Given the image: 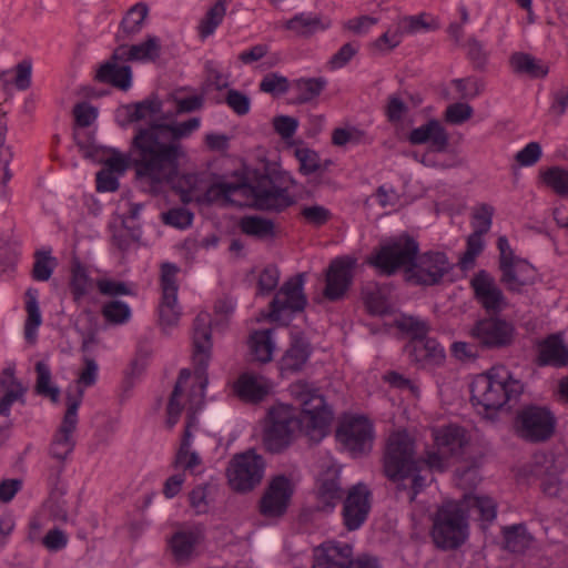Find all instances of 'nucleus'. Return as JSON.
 I'll list each match as a JSON object with an SVG mask.
<instances>
[{
	"mask_svg": "<svg viewBox=\"0 0 568 568\" xmlns=\"http://www.w3.org/2000/svg\"><path fill=\"white\" fill-rule=\"evenodd\" d=\"M291 396L301 407L300 415L292 405L277 403L267 410L262 442L266 452L282 454L301 432L320 442L328 434L334 413L320 388L306 381H297L288 387Z\"/></svg>",
	"mask_w": 568,
	"mask_h": 568,
	"instance_id": "obj_1",
	"label": "nucleus"
},
{
	"mask_svg": "<svg viewBox=\"0 0 568 568\" xmlns=\"http://www.w3.org/2000/svg\"><path fill=\"white\" fill-rule=\"evenodd\" d=\"M200 125L201 119L194 116L179 123L153 120L145 126H135L132 156L139 178L155 184L172 183L185 155L181 140L189 138Z\"/></svg>",
	"mask_w": 568,
	"mask_h": 568,
	"instance_id": "obj_2",
	"label": "nucleus"
},
{
	"mask_svg": "<svg viewBox=\"0 0 568 568\" xmlns=\"http://www.w3.org/2000/svg\"><path fill=\"white\" fill-rule=\"evenodd\" d=\"M295 183L292 175L281 169L265 166L248 172L239 183L219 182L224 200L239 190L252 199V205L258 211L282 213L296 203L290 187Z\"/></svg>",
	"mask_w": 568,
	"mask_h": 568,
	"instance_id": "obj_3",
	"label": "nucleus"
},
{
	"mask_svg": "<svg viewBox=\"0 0 568 568\" xmlns=\"http://www.w3.org/2000/svg\"><path fill=\"white\" fill-rule=\"evenodd\" d=\"M418 464L415 439L406 429L392 432L383 449V474L389 481L402 484L404 487L405 480L409 479L410 501L424 491L433 480L428 479L426 475L418 473Z\"/></svg>",
	"mask_w": 568,
	"mask_h": 568,
	"instance_id": "obj_4",
	"label": "nucleus"
},
{
	"mask_svg": "<svg viewBox=\"0 0 568 568\" xmlns=\"http://www.w3.org/2000/svg\"><path fill=\"white\" fill-rule=\"evenodd\" d=\"M523 393L524 384L505 367H491L478 374L470 384L473 406L488 418L507 404L517 403Z\"/></svg>",
	"mask_w": 568,
	"mask_h": 568,
	"instance_id": "obj_5",
	"label": "nucleus"
},
{
	"mask_svg": "<svg viewBox=\"0 0 568 568\" xmlns=\"http://www.w3.org/2000/svg\"><path fill=\"white\" fill-rule=\"evenodd\" d=\"M429 536L442 551L459 549L469 537L467 511L456 501L443 503L432 517Z\"/></svg>",
	"mask_w": 568,
	"mask_h": 568,
	"instance_id": "obj_6",
	"label": "nucleus"
},
{
	"mask_svg": "<svg viewBox=\"0 0 568 568\" xmlns=\"http://www.w3.org/2000/svg\"><path fill=\"white\" fill-rule=\"evenodd\" d=\"M418 241L407 232L381 243L367 257L366 263L379 275L393 276L399 271L405 278V270L410 267L418 253Z\"/></svg>",
	"mask_w": 568,
	"mask_h": 568,
	"instance_id": "obj_7",
	"label": "nucleus"
},
{
	"mask_svg": "<svg viewBox=\"0 0 568 568\" xmlns=\"http://www.w3.org/2000/svg\"><path fill=\"white\" fill-rule=\"evenodd\" d=\"M557 418L547 406L524 405L516 412L513 429L516 436L526 443H545L556 432Z\"/></svg>",
	"mask_w": 568,
	"mask_h": 568,
	"instance_id": "obj_8",
	"label": "nucleus"
},
{
	"mask_svg": "<svg viewBox=\"0 0 568 568\" xmlns=\"http://www.w3.org/2000/svg\"><path fill=\"white\" fill-rule=\"evenodd\" d=\"M304 285V273H298L283 283L268 305L270 322L287 326L296 314L304 312L307 306Z\"/></svg>",
	"mask_w": 568,
	"mask_h": 568,
	"instance_id": "obj_9",
	"label": "nucleus"
},
{
	"mask_svg": "<svg viewBox=\"0 0 568 568\" xmlns=\"http://www.w3.org/2000/svg\"><path fill=\"white\" fill-rule=\"evenodd\" d=\"M335 439L353 458L368 455L375 440V427L364 415H349L339 420Z\"/></svg>",
	"mask_w": 568,
	"mask_h": 568,
	"instance_id": "obj_10",
	"label": "nucleus"
},
{
	"mask_svg": "<svg viewBox=\"0 0 568 568\" xmlns=\"http://www.w3.org/2000/svg\"><path fill=\"white\" fill-rule=\"evenodd\" d=\"M452 270L453 264L445 252L433 250L420 252L418 245L416 260L405 270V282L413 286H437L444 282V277Z\"/></svg>",
	"mask_w": 568,
	"mask_h": 568,
	"instance_id": "obj_11",
	"label": "nucleus"
},
{
	"mask_svg": "<svg viewBox=\"0 0 568 568\" xmlns=\"http://www.w3.org/2000/svg\"><path fill=\"white\" fill-rule=\"evenodd\" d=\"M192 344L194 374L200 381V396L203 399L204 390L209 383L207 367L211 361V352L213 346L211 316L206 312L199 313L193 321Z\"/></svg>",
	"mask_w": 568,
	"mask_h": 568,
	"instance_id": "obj_12",
	"label": "nucleus"
},
{
	"mask_svg": "<svg viewBox=\"0 0 568 568\" xmlns=\"http://www.w3.org/2000/svg\"><path fill=\"white\" fill-rule=\"evenodd\" d=\"M264 471V458L250 449L232 458L227 468L229 484L235 491H252L262 481Z\"/></svg>",
	"mask_w": 568,
	"mask_h": 568,
	"instance_id": "obj_13",
	"label": "nucleus"
},
{
	"mask_svg": "<svg viewBox=\"0 0 568 568\" xmlns=\"http://www.w3.org/2000/svg\"><path fill=\"white\" fill-rule=\"evenodd\" d=\"M82 398L83 389H79L75 395H67V410L49 447L50 456L61 463H64L68 459L75 447L73 433L75 432L79 422L78 409L82 403Z\"/></svg>",
	"mask_w": 568,
	"mask_h": 568,
	"instance_id": "obj_14",
	"label": "nucleus"
},
{
	"mask_svg": "<svg viewBox=\"0 0 568 568\" xmlns=\"http://www.w3.org/2000/svg\"><path fill=\"white\" fill-rule=\"evenodd\" d=\"M180 267L172 262H163L160 266L161 298L158 307L159 323L163 327L176 326L182 310L178 303Z\"/></svg>",
	"mask_w": 568,
	"mask_h": 568,
	"instance_id": "obj_15",
	"label": "nucleus"
},
{
	"mask_svg": "<svg viewBox=\"0 0 568 568\" xmlns=\"http://www.w3.org/2000/svg\"><path fill=\"white\" fill-rule=\"evenodd\" d=\"M470 336L483 349H504L514 344L516 327L500 316H488L476 321Z\"/></svg>",
	"mask_w": 568,
	"mask_h": 568,
	"instance_id": "obj_16",
	"label": "nucleus"
},
{
	"mask_svg": "<svg viewBox=\"0 0 568 568\" xmlns=\"http://www.w3.org/2000/svg\"><path fill=\"white\" fill-rule=\"evenodd\" d=\"M357 258L342 255L333 258L325 271L324 297L329 302L344 298L353 285Z\"/></svg>",
	"mask_w": 568,
	"mask_h": 568,
	"instance_id": "obj_17",
	"label": "nucleus"
},
{
	"mask_svg": "<svg viewBox=\"0 0 568 568\" xmlns=\"http://www.w3.org/2000/svg\"><path fill=\"white\" fill-rule=\"evenodd\" d=\"M373 494L364 483L348 488L343 498L342 521L347 531L358 530L367 520L372 509Z\"/></svg>",
	"mask_w": 568,
	"mask_h": 568,
	"instance_id": "obj_18",
	"label": "nucleus"
},
{
	"mask_svg": "<svg viewBox=\"0 0 568 568\" xmlns=\"http://www.w3.org/2000/svg\"><path fill=\"white\" fill-rule=\"evenodd\" d=\"M293 495L294 485L287 476L281 474L272 477L258 501L260 514L265 518L283 517Z\"/></svg>",
	"mask_w": 568,
	"mask_h": 568,
	"instance_id": "obj_19",
	"label": "nucleus"
},
{
	"mask_svg": "<svg viewBox=\"0 0 568 568\" xmlns=\"http://www.w3.org/2000/svg\"><path fill=\"white\" fill-rule=\"evenodd\" d=\"M497 248L499 251V270L501 272L500 282L506 285L508 291L520 292L523 286L531 283L527 276H524V273L532 272L531 265L515 256L505 235L498 237Z\"/></svg>",
	"mask_w": 568,
	"mask_h": 568,
	"instance_id": "obj_20",
	"label": "nucleus"
},
{
	"mask_svg": "<svg viewBox=\"0 0 568 568\" xmlns=\"http://www.w3.org/2000/svg\"><path fill=\"white\" fill-rule=\"evenodd\" d=\"M316 509L322 513H333L344 498L339 470L328 468L316 480Z\"/></svg>",
	"mask_w": 568,
	"mask_h": 568,
	"instance_id": "obj_21",
	"label": "nucleus"
},
{
	"mask_svg": "<svg viewBox=\"0 0 568 568\" xmlns=\"http://www.w3.org/2000/svg\"><path fill=\"white\" fill-rule=\"evenodd\" d=\"M476 301L491 314H498L505 306V296L495 280L485 270H480L470 280Z\"/></svg>",
	"mask_w": 568,
	"mask_h": 568,
	"instance_id": "obj_22",
	"label": "nucleus"
},
{
	"mask_svg": "<svg viewBox=\"0 0 568 568\" xmlns=\"http://www.w3.org/2000/svg\"><path fill=\"white\" fill-rule=\"evenodd\" d=\"M313 353L310 341L303 333L291 336L290 345L278 362L282 377L300 373L308 362Z\"/></svg>",
	"mask_w": 568,
	"mask_h": 568,
	"instance_id": "obj_23",
	"label": "nucleus"
},
{
	"mask_svg": "<svg viewBox=\"0 0 568 568\" xmlns=\"http://www.w3.org/2000/svg\"><path fill=\"white\" fill-rule=\"evenodd\" d=\"M435 448L449 455L452 458H460L469 444L467 430L457 424L443 425L432 430Z\"/></svg>",
	"mask_w": 568,
	"mask_h": 568,
	"instance_id": "obj_24",
	"label": "nucleus"
},
{
	"mask_svg": "<svg viewBox=\"0 0 568 568\" xmlns=\"http://www.w3.org/2000/svg\"><path fill=\"white\" fill-rule=\"evenodd\" d=\"M407 140L412 145L428 143L429 150L436 153H445L449 148V134L436 119H430L420 126L413 129Z\"/></svg>",
	"mask_w": 568,
	"mask_h": 568,
	"instance_id": "obj_25",
	"label": "nucleus"
},
{
	"mask_svg": "<svg viewBox=\"0 0 568 568\" xmlns=\"http://www.w3.org/2000/svg\"><path fill=\"white\" fill-rule=\"evenodd\" d=\"M405 352L409 359L420 368L440 366L445 361V349L436 338L425 337L417 342H407Z\"/></svg>",
	"mask_w": 568,
	"mask_h": 568,
	"instance_id": "obj_26",
	"label": "nucleus"
},
{
	"mask_svg": "<svg viewBox=\"0 0 568 568\" xmlns=\"http://www.w3.org/2000/svg\"><path fill=\"white\" fill-rule=\"evenodd\" d=\"M353 546L342 541H326L321 545L312 568H351L354 560Z\"/></svg>",
	"mask_w": 568,
	"mask_h": 568,
	"instance_id": "obj_27",
	"label": "nucleus"
},
{
	"mask_svg": "<svg viewBox=\"0 0 568 568\" xmlns=\"http://www.w3.org/2000/svg\"><path fill=\"white\" fill-rule=\"evenodd\" d=\"M535 363L539 367L568 366V346L560 334H550L538 343V354Z\"/></svg>",
	"mask_w": 568,
	"mask_h": 568,
	"instance_id": "obj_28",
	"label": "nucleus"
},
{
	"mask_svg": "<svg viewBox=\"0 0 568 568\" xmlns=\"http://www.w3.org/2000/svg\"><path fill=\"white\" fill-rule=\"evenodd\" d=\"M234 393L244 403L258 404L271 393V385L263 377L242 373L233 385Z\"/></svg>",
	"mask_w": 568,
	"mask_h": 568,
	"instance_id": "obj_29",
	"label": "nucleus"
},
{
	"mask_svg": "<svg viewBox=\"0 0 568 568\" xmlns=\"http://www.w3.org/2000/svg\"><path fill=\"white\" fill-rule=\"evenodd\" d=\"M133 149V140L129 146V151L126 155L116 154L106 160L105 170H110L112 174H123L126 169H131L134 171V180L135 182L146 192L151 194H159L165 184H155L148 179L139 178L136 172V166H134V160L132 156Z\"/></svg>",
	"mask_w": 568,
	"mask_h": 568,
	"instance_id": "obj_30",
	"label": "nucleus"
},
{
	"mask_svg": "<svg viewBox=\"0 0 568 568\" xmlns=\"http://www.w3.org/2000/svg\"><path fill=\"white\" fill-rule=\"evenodd\" d=\"M100 83L111 84L112 87L126 91L132 85V69L130 65H119L114 62L105 61L97 71L95 78Z\"/></svg>",
	"mask_w": 568,
	"mask_h": 568,
	"instance_id": "obj_31",
	"label": "nucleus"
},
{
	"mask_svg": "<svg viewBox=\"0 0 568 568\" xmlns=\"http://www.w3.org/2000/svg\"><path fill=\"white\" fill-rule=\"evenodd\" d=\"M122 110L125 112V121L121 125L125 126L162 113L163 102L152 94L142 101L122 105Z\"/></svg>",
	"mask_w": 568,
	"mask_h": 568,
	"instance_id": "obj_32",
	"label": "nucleus"
},
{
	"mask_svg": "<svg viewBox=\"0 0 568 568\" xmlns=\"http://www.w3.org/2000/svg\"><path fill=\"white\" fill-rule=\"evenodd\" d=\"M284 27L298 37L310 38L328 29L329 21H324L317 14L301 12L287 20Z\"/></svg>",
	"mask_w": 568,
	"mask_h": 568,
	"instance_id": "obj_33",
	"label": "nucleus"
},
{
	"mask_svg": "<svg viewBox=\"0 0 568 568\" xmlns=\"http://www.w3.org/2000/svg\"><path fill=\"white\" fill-rule=\"evenodd\" d=\"M69 291L72 301L80 304L92 290L93 282L85 265L79 258H73L70 266Z\"/></svg>",
	"mask_w": 568,
	"mask_h": 568,
	"instance_id": "obj_34",
	"label": "nucleus"
},
{
	"mask_svg": "<svg viewBox=\"0 0 568 568\" xmlns=\"http://www.w3.org/2000/svg\"><path fill=\"white\" fill-rule=\"evenodd\" d=\"M39 290L36 287L27 288L24 293V308L27 318L23 325L24 337L33 341L37 337L38 328L42 324V315L39 306Z\"/></svg>",
	"mask_w": 568,
	"mask_h": 568,
	"instance_id": "obj_35",
	"label": "nucleus"
},
{
	"mask_svg": "<svg viewBox=\"0 0 568 568\" xmlns=\"http://www.w3.org/2000/svg\"><path fill=\"white\" fill-rule=\"evenodd\" d=\"M199 542V535L193 530H179L169 541L170 549L175 561L182 564L189 561Z\"/></svg>",
	"mask_w": 568,
	"mask_h": 568,
	"instance_id": "obj_36",
	"label": "nucleus"
},
{
	"mask_svg": "<svg viewBox=\"0 0 568 568\" xmlns=\"http://www.w3.org/2000/svg\"><path fill=\"white\" fill-rule=\"evenodd\" d=\"M503 548L513 554L525 552L532 540L525 524L505 526L501 529Z\"/></svg>",
	"mask_w": 568,
	"mask_h": 568,
	"instance_id": "obj_37",
	"label": "nucleus"
},
{
	"mask_svg": "<svg viewBox=\"0 0 568 568\" xmlns=\"http://www.w3.org/2000/svg\"><path fill=\"white\" fill-rule=\"evenodd\" d=\"M240 230L243 234L257 240L274 239L276 236L275 223L258 215H245L240 220Z\"/></svg>",
	"mask_w": 568,
	"mask_h": 568,
	"instance_id": "obj_38",
	"label": "nucleus"
},
{
	"mask_svg": "<svg viewBox=\"0 0 568 568\" xmlns=\"http://www.w3.org/2000/svg\"><path fill=\"white\" fill-rule=\"evenodd\" d=\"M509 64L515 73L525 74L531 79H541L548 74V67L529 53H513L509 58Z\"/></svg>",
	"mask_w": 568,
	"mask_h": 568,
	"instance_id": "obj_39",
	"label": "nucleus"
},
{
	"mask_svg": "<svg viewBox=\"0 0 568 568\" xmlns=\"http://www.w3.org/2000/svg\"><path fill=\"white\" fill-rule=\"evenodd\" d=\"M539 181L562 199H568V169L554 165L539 171Z\"/></svg>",
	"mask_w": 568,
	"mask_h": 568,
	"instance_id": "obj_40",
	"label": "nucleus"
},
{
	"mask_svg": "<svg viewBox=\"0 0 568 568\" xmlns=\"http://www.w3.org/2000/svg\"><path fill=\"white\" fill-rule=\"evenodd\" d=\"M327 85V80L318 78H300L293 81V88L296 91L295 104H306L321 95Z\"/></svg>",
	"mask_w": 568,
	"mask_h": 568,
	"instance_id": "obj_41",
	"label": "nucleus"
},
{
	"mask_svg": "<svg viewBox=\"0 0 568 568\" xmlns=\"http://www.w3.org/2000/svg\"><path fill=\"white\" fill-rule=\"evenodd\" d=\"M272 333V329H260L254 331L250 337L252 355L260 363H268L273 358L275 345Z\"/></svg>",
	"mask_w": 568,
	"mask_h": 568,
	"instance_id": "obj_42",
	"label": "nucleus"
},
{
	"mask_svg": "<svg viewBox=\"0 0 568 568\" xmlns=\"http://www.w3.org/2000/svg\"><path fill=\"white\" fill-rule=\"evenodd\" d=\"M230 0H217L205 13L197 26L199 37L204 40L212 36L223 22Z\"/></svg>",
	"mask_w": 568,
	"mask_h": 568,
	"instance_id": "obj_43",
	"label": "nucleus"
},
{
	"mask_svg": "<svg viewBox=\"0 0 568 568\" xmlns=\"http://www.w3.org/2000/svg\"><path fill=\"white\" fill-rule=\"evenodd\" d=\"M452 457L438 448L426 449L422 456L418 455V473L426 469L430 474H444L450 467Z\"/></svg>",
	"mask_w": 568,
	"mask_h": 568,
	"instance_id": "obj_44",
	"label": "nucleus"
},
{
	"mask_svg": "<svg viewBox=\"0 0 568 568\" xmlns=\"http://www.w3.org/2000/svg\"><path fill=\"white\" fill-rule=\"evenodd\" d=\"M34 369L37 373L34 392L57 404L60 397V388L51 384L52 376L49 365L40 361L37 362Z\"/></svg>",
	"mask_w": 568,
	"mask_h": 568,
	"instance_id": "obj_45",
	"label": "nucleus"
},
{
	"mask_svg": "<svg viewBox=\"0 0 568 568\" xmlns=\"http://www.w3.org/2000/svg\"><path fill=\"white\" fill-rule=\"evenodd\" d=\"M33 266L31 277L37 282H47L58 266L57 257L52 256L51 250H38L33 254Z\"/></svg>",
	"mask_w": 568,
	"mask_h": 568,
	"instance_id": "obj_46",
	"label": "nucleus"
},
{
	"mask_svg": "<svg viewBox=\"0 0 568 568\" xmlns=\"http://www.w3.org/2000/svg\"><path fill=\"white\" fill-rule=\"evenodd\" d=\"M395 327L409 336L408 342H417L428 337L429 325L426 321L413 315H403L395 321Z\"/></svg>",
	"mask_w": 568,
	"mask_h": 568,
	"instance_id": "obj_47",
	"label": "nucleus"
},
{
	"mask_svg": "<svg viewBox=\"0 0 568 568\" xmlns=\"http://www.w3.org/2000/svg\"><path fill=\"white\" fill-rule=\"evenodd\" d=\"M8 132V120L4 112L0 113V179L2 184H7L11 179L9 164L12 161L13 153L11 149L6 145V138Z\"/></svg>",
	"mask_w": 568,
	"mask_h": 568,
	"instance_id": "obj_48",
	"label": "nucleus"
},
{
	"mask_svg": "<svg viewBox=\"0 0 568 568\" xmlns=\"http://www.w3.org/2000/svg\"><path fill=\"white\" fill-rule=\"evenodd\" d=\"M149 8L144 3L134 4L123 17L121 21V31L125 36H133L141 31L143 22L148 16Z\"/></svg>",
	"mask_w": 568,
	"mask_h": 568,
	"instance_id": "obj_49",
	"label": "nucleus"
},
{
	"mask_svg": "<svg viewBox=\"0 0 568 568\" xmlns=\"http://www.w3.org/2000/svg\"><path fill=\"white\" fill-rule=\"evenodd\" d=\"M130 54L133 61L154 62L161 55L160 39L156 36H148L143 42L131 45Z\"/></svg>",
	"mask_w": 568,
	"mask_h": 568,
	"instance_id": "obj_50",
	"label": "nucleus"
},
{
	"mask_svg": "<svg viewBox=\"0 0 568 568\" xmlns=\"http://www.w3.org/2000/svg\"><path fill=\"white\" fill-rule=\"evenodd\" d=\"M101 314L108 323L122 325L131 318V308L128 303L112 300L103 304Z\"/></svg>",
	"mask_w": 568,
	"mask_h": 568,
	"instance_id": "obj_51",
	"label": "nucleus"
},
{
	"mask_svg": "<svg viewBox=\"0 0 568 568\" xmlns=\"http://www.w3.org/2000/svg\"><path fill=\"white\" fill-rule=\"evenodd\" d=\"M4 373L13 376V371L6 369ZM27 389L22 386V384L12 377L11 386L6 390L4 395L0 399V415L9 417L11 413V406L14 402H20L24 405V394Z\"/></svg>",
	"mask_w": 568,
	"mask_h": 568,
	"instance_id": "obj_52",
	"label": "nucleus"
},
{
	"mask_svg": "<svg viewBox=\"0 0 568 568\" xmlns=\"http://www.w3.org/2000/svg\"><path fill=\"white\" fill-rule=\"evenodd\" d=\"M485 233L474 231L468 235L466 241V251L462 254L459 258V265L462 268L466 270L470 265L475 263L476 257L484 250V240L483 236Z\"/></svg>",
	"mask_w": 568,
	"mask_h": 568,
	"instance_id": "obj_53",
	"label": "nucleus"
},
{
	"mask_svg": "<svg viewBox=\"0 0 568 568\" xmlns=\"http://www.w3.org/2000/svg\"><path fill=\"white\" fill-rule=\"evenodd\" d=\"M261 92L268 93L273 97L285 94L290 90V81L286 77L271 72L263 77L258 84Z\"/></svg>",
	"mask_w": 568,
	"mask_h": 568,
	"instance_id": "obj_54",
	"label": "nucleus"
},
{
	"mask_svg": "<svg viewBox=\"0 0 568 568\" xmlns=\"http://www.w3.org/2000/svg\"><path fill=\"white\" fill-rule=\"evenodd\" d=\"M280 281V270L274 264L266 265L257 280L256 296H267L276 290Z\"/></svg>",
	"mask_w": 568,
	"mask_h": 568,
	"instance_id": "obj_55",
	"label": "nucleus"
},
{
	"mask_svg": "<svg viewBox=\"0 0 568 568\" xmlns=\"http://www.w3.org/2000/svg\"><path fill=\"white\" fill-rule=\"evenodd\" d=\"M427 18V13L406 16L399 21L398 27L403 34H415L422 31L427 32L436 29V24L434 22H428L426 20Z\"/></svg>",
	"mask_w": 568,
	"mask_h": 568,
	"instance_id": "obj_56",
	"label": "nucleus"
},
{
	"mask_svg": "<svg viewBox=\"0 0 568 568\" xmlns=\"http://www.w3.org/2000/svg\"><path fill=\"white\" fill-rule=\"evenodd\" d=\"M452 84L458 92L460 100H473L484 91V83L473 77L454 79Z\"/></svg>",
	"mask_w": 568,
	"mask_h": 568,
	"instance_id": "obj_57",
	"label": "nucleus"
},
{
	"mask_svg": "<svg viewBox=\"0 0 568 568\" xmlns=\"http://www.w3.org/2000/svg\"><path fill=\"white\" fill-rule=\"evenodd\" d=\"M474 114V109L465 102H455L449 104L444 112V120L454 125H459L468 121Z\"/></svg>",
	"mask_w": 568,
	"mask_h": 568,
	"instance_id": "obj_58",
	"label": "nucleus"
},
{
	"mask_svg": "<svg viewBox=\"0 0 568 568\" xmlns=\"http://www.w3.org/2000/svg\"><path fill=\"white\" fill-rule=\"evenodd\" d=\"M359 43L356 41L343 44L328 60L331 70H338L346 67L349 61L358 53Z\"/></svg>",
	"mask_w": 568,
	"mask_h": 568,
	"instance_id": "obj_59",
	"label": "nucleus"
},
{
	"mask_svg": "<svg viewBox=\"0 0 568 568\" xmlns=\"http://www.w3.org/2000/svg\"><path fill=\"white\" fill-rule=\"evenodd\" d=\"M300 163V172L303 175H311L320 169V155L308 148H298L294 152Z\"/></svg>",
	"mask_w": 568,
	"mask_h": 568,
	"instance_id": "obj_60",
	"label": "nucleus"
},
{
	"mask_svg": "<svg viewBox=\"0 0 568 568\" xmlns=\"http://www.w3.org/2000/svg\"><path fill=\"white\" fill-rule=\"evenodd\" d=\"M467 57L476 70H484L488 62V52L475 37L467 40Z\"/></svg>",
	"mask_w": 568,
	"mask_h": 568,
	"instance_id": "obj_61",
	"label": "nucleus"
},
{
	"mask_svg": "<svg viewBox=\"0 0 568 568\" xmlns=\"http://www.w3.org/2000/svg\"><path fill=\"white\" fill-rule=\"evenodd\" d=\"M225 103L239 116L246 115L251 110L250 97L236 89L227 91Z\"/></svg>",
	"mask_w": 568,
	"mask_h": 568,
	"instance_id": "obj_62",
	"label": "nucleus"
},
{
	"mask_svg": "<svg viewBox=\"0 0 568 568\" xmlns=\"http://www.w3.org/2000/svg\"><path fill=\"white\" fill-rule=\"evenodd\" d=\"M495 210L487 203H481L473 214V227L474 231L488 233L491 224Z\"/></svg>",
	"mask_w": 568,
	"mask_h": 568,
	"instance_id": "obj_63",
	"label": "nucleus"
},
{
	"mask_svg": "<svg viewBox=\"0 0 568 568\" xmlns=\"http://www.w3.org/2000/svg\"><path fill=\"white\" fill-rule=\"evenodd\" d=\"M301 215L310 225H313L315 227H321L325 225L332 217L331 211L325 206L318 204L304 206L301 210Z\"/></svg>",
	"mask_w": 568,
	"mask_h": 568,
	"instance_id": "obj_64",
	"label": "nucleus"
}]
</instances>
